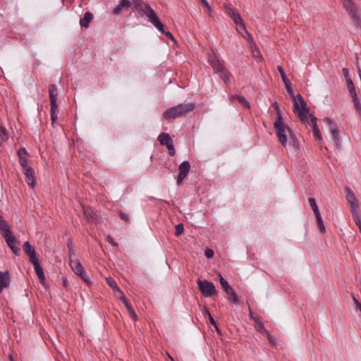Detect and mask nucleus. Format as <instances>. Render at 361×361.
<instances>
[{"label": "nucleus", "instance_id": "60", "mask_svg": "<svg viewBox=\"0 0 361 361\" xmlns=\"http://www.w3.org/2000/svg\"><path fill=\"white\" fill-rule=\"evenodd\" d=\"M4 220L2 219V216H0V224L4 221Z\"/></svg>", "mask_w": 361, "mask_h": 361}, {"label": "nucleus", "instance_id": "56", "mask_svg": "<svg viewBox=\"0 0 361 361\" xmlns=\"http://www.w3.org/2000/svg\"><path fill=\"white\" fill-rule=\"evenodd\" d=\"M250 317L255 322V319H259L257 317L254 316L252 312L250 310Z\"/></svg>", "mask_w": 361, "mask_h": 361}, {"label": "nucleus", "instance_id": "10", "mask_svg": "<svg viewBox=\"0 0 361 361\" xmlns=\"http://www.w3.org/2000/svg\"><path fill=\"white\" fill-rule=\"evenodd\" d=\"M324 121L330 126L329 131L332 135L336 149H340L341 143L339 137V131L337 128V123L333 119L329 117H326L324 118Z\"/></svg>", "mask_w": 361, "mask_h": 361}, {"label": "nucleus", "instance_id": "14", "mask_svg": "<svg viewBox=\"0 0 361 361\" xmlns=\"http://www.w3.org/2000/svg\"><path fill=\"white\" fill-rule=\"evenodd\" d=\"M136 11L140 14L141 17H144L147 18L149 22H151L153 19L154 16H157L155 11L152 8L149 4L145 3L144 5L141 6L139 8H137Z\"/></svg>", "mask_w": 361, "mask_h": 361}, {"label": "nucleus", "instance_id": "9", "mask_svg": "<svg viewBox=\"0 0 361 361\" xmlns=\"http://www.w3.org/2000/svg\"><path fill=\"white\" fill-rule=\"evenodd\" d=\"M219 276L220 283H221L224 290L228 295V300L231 301L234 304L239 305L240 300H239L235 290H233V288L229 285L228 282L221 276V274H219Z\"/></svg>", "mask_w": 361, "mask_h": 361}, {"label": "nucleus", "instance_id": "59", "mask_svg": "<svg viewBox=\"0 0 361 361\" xmlns=\"http://www.w3.org/2000/svg\"><path fill=\"white\" fill-rule=\"evenodd\" d=\"M118 293L117 297L120 299V298L122 297V295L118 293Z\"/></svg>", "mask_w": 361, "mask_h": 361}, {"label": "nucleus", "instance_id": "24", "mask_svg": "<svg viewBox=\"0 0 361 361\" xmlns=\"http://www.w3.org/2000/svg\"><path fill=\"white\" fill-rule=\"evenodd\" d=\"M33 267H34L35 273L39 279V281L41 282V283L44 284L45 282V275H44V270H43L42 266L39 263L37 264L34 265Z\"/></svg>", "mask_w": 361, "mask_h": 361}, {"label": "nucleus", "instance_id": "46", "mask_svg": "<svg viewBox=\"0 0 361 361\" xmlns=\"http://www.w3.org/2000/svg\"><path fill=\"white\" fill-rule=\"evenodd\" d=\"M264 336H267V338L269 340V343L271 345H273V346H276V339L271 335V334L269 333V331H267V332L264 334Z\"/></svg>", "mask_w": 361, "mask_h": 361}, {"label": "nucleus", "instance_id": "4", "mask_svg": "<svg viewBox=\"0 0 361 361\" xmlns=\"http://www.w3.org/2000/svg\"><path fill=\"white\" fill-rule=\"evenodd\" d=\"M274 128L279 142L283 145V147H286L288 144L287 133L290 136V134L293 133V130L283 122V120H281L280 118L279 119H276L274 121Z\"/></svg>", "mask_w": 361, "mask_h": 361}, {"label": "nucleus", "instance_id": "2", "mask_svg": "<svg viewBox=\"0 0 361 361\" xmlns=\"http://www.w3.org/2000/svg\"><path fill=\"white\" fill-rule=\"evenodd\" d=\"M209 61L215 73H219V77L224 80L226 84L231 82L232 78L231 73L224 67L221 61L217 56L214 54H209Z\"/></svg>", "mask_w": 361, "mask_h": 361}, {"label": "nucleus", "instance_id": "21", "mask_svg": "<svg viewBox=\"0 0 361 361\" xmlns=\"http://www.w3.org/2000/svg\"><path fill=\"white\" fill-rule=\"evenodd\" d=\"M120 300L123 302V304L125 305L126 309L128 310V312H129V314L130 315V317L133 319L134 321H137V314L135 313V312L134 311L132 305H130V303L128 301L127 298L125 297L124 294L123 293L122 295V297L120 298Z\"/></svg>", "mask_w": 361, "mask_h": 361}, {"label": "nucleus", "instance_id": "11", "mask_svg": "<svg viewBox=\"0 0 361 361\" xmlns=\"http://www.w3.org/2000/svg\"><path fill=\"white\" fill-rule=\"evenodd\" d=\"M345 191L346 192V200L350 206L351 214L360 212L359 204L353 191L348 186L345 188Z\"/></svg>", "mask_w": 361, "mask_h": 361}, {"label": "nucleus", "instance_id": "15", "mask_svg": "<svg viewBox=\"0 0 361 361\" xmlns=\"http://www.w3.org/2000/svg\"><path fill=\"white\" fill-rule=\"evenodd\" d=\"M4 238L5 241L6 242L8 246L11 250V251L16 255H20V248L16 245L17 240H16V237L11 233L8 235V234H6V235L4 237Z\"/></svg>", "mask_w": 361, "mask_h": 361}, {"label": "nucleus", "instance_id": "62", "mask_svg": "<svg viewBox=\"0 0 361 361\" xmlns=\"http://www.w3.org/2000/svg\"><path fill=\"white\" fill-rule=\"evenodd\" d=\"M169 358L171 359V361H175L172 357L169 356Z\"/></svg>", "mask_w": 361, "mask_h": 361}, {"label": "nucleus", "instance_id": "37", "mask_svg": "<svg viewBox=\"0 0 361 361\" xmlns=\"http://www.w3.org/2000/svg\"><path fill=\"white\" fill-rule=\"evenodd\" d=\"M312 130H313V135H314V139L316 140L321 141L322 140V133L319 128L318 125L314 124V128Z\"/></svg>", "mask_w": 361, "mask_h": 361}, {"label": "nucleus", "instance_id": "53", "mask_svg": "<svg viewBox=\"0 0 361 361\" xmlns=\"http://www.w3.org/2000/svg\"><path fill=\"white\" fill-rule=\"evenodd\" d=\"M209 319L210 323L214 326V327L216 328V329L217 331H219V328L217 326V324H216V321L214 320V319L213 318V317L211 315L210 313H209Z\"/></svg>", "mask_w": 361, "mask_h": 361}, {"label": "nucleus", "instance_id": "55", "mask_svg": "<svg viewBox=\"0 0 361 361\" xmlns=\"http://www.w3.org/2000/svg\"><path fill=\"white\" fill-rule=\"evenodd\" d=\"M163 34L165 35L167 37H169L171 40H174V37H173V35L169 31L166 30L165 32H164Z\"/></svg>", "mask_w": 361, "mask_h": 361}, {"label": "nucleus", "instance_id": "45", "mask_svg": "<svg viewBox=\"0 0 361 361\" xmlns=\"http://www.w3.org/2000/svg\"><path fill=\"white\" fill-rule=\"evenodd\" d=\"M309 116H310V121H308V118H307L305 123L307 122L308 124L310 126H311L312 129H313L314 128V124L317 125V118L314 116H313L312 114H310Z\"/></svg>", "mask_w": 361, "mask_h": 361}, {"label": "nucleus", "instance_id": "7", "mask_svg": "<svg viewBox=\"0 0 361 361\" xmlns=\"http://www.w3.org/2000/svg\"><path fill=\"white\" fill-rule=\"evenodd\" d=\"M70 266L74 273L79 276L81 279L88 286L92 284V281L88 277L87 274L85 272L84 267L81 262L78 259H70Z\"/></svg>", "mask_w": 361, "mask_h": 361}, {"label": "nucleus", "instance_id": "6", "mask_svg": "<svg viewBox=\"0 0 361 361\" xmlns=\"http://www.w3.org/2000/svg\"><path fill=\"white\" fill-rule=\"evenodd\" d=\"M343 6L357 27L361 26V17L354 0H343Z\"/></svg>", "mask_w": 361, "mask_h": 361}, {"label": "nucleus", "instance_id": "39", "mask_svg": "<svg viewBox=\"0 0 361 361\" xmlns=\"http://www.w3.org/2000/svg\"><path fill=\"white\" fill-rule=\"evenodd\" d=\"M67 247L68 249V255L70 259H72V257L75 255V252L73 249V241L71 239H68L67 241Z\"/></svg>", "mask_w": 361, "mask_h": 361}, {"label": "nucleus", "instance_id": "52", "mask_svg": "<svg viewBox=\"0 0 361 361\" xmlns=\"http://www.w3.org/2000/svg\"><path fill=\"white\" fill-rule=\"evenodd\" d=\"M27 152L25 148H20L18 151V157H25L27 156Z\"/></svg>", "mask_w": 361, "mask_h": 361}, {"label": "nucleus", "instance_id": "43", "mask_svg": "<svg viewBox=\"0 0 361 361\" xmlns=\"http://www.w3.org/2000/svg\"><path fill=\"white\" fill-rule=\"evenodd\" d=\"M29 257V260L32 265H35L39 263L38 256L36 253V252L30 255Z\"/></svg>", "mask_w": 361, "mask_h": 361}, {"label": "nucleus", "instance_id": "31", "mask_svg": "<svg viewBox=\"0 0 361 361\" xmlns=\"http://www.w3.org/2000/svg\"><path fill=\"white\" fill-rule=\"evenodd\" d=\"M289 145H291L295 150H298L300 148L299 141L293 133L290 135Z\"/></svg>", "mask_w": 361, "mask_h": 361}, {"label": "nucleus", "instance_id": "27", "mask_svg": "<svg viewBox=\"0 0 361 361\" xmlns=\"http://www.w3.org/2000/svg\"><path fill=\"white\" fill-rule=\"evenodd\" d=\"M106 282H107L108 285L113 289L114 293H118L123 295V293L118 288L115 280H114L112 278L109 277V278H106Z\"/></svg>", "mask_w": 361, "mask_h": 361}, {"label": "nucleus", "instance_id": "32", "mask_svg": "<svg viewBox=\"0 0 361 361\" xmlns=\"http://www.w3.org/2000/svg\"><path fill=\"white\" fill-rule=\"evenodd\" d=\"M23 250H24L25 253L27 256H29L36 252L34 247L31 245V244L29 243V241L25 242L23 245Z\"/></svg>", "mask_w": 361, "mask_h": 361}, {"label": "nucleus", "instance_id": "1", "mask_svg": "<svg viewBox=\"0 0 361 361\" xmlns=\"http://www.w3.org/2000/svg\"><path fill=\"white\" fill-rule=\"evenodd\" d=\"M195 108V104L193 102L188 104H179L177 106H174L166 109L164 114V118L170 121L176 118L186 116L190 112L192 111Z\"/></svg>", "mask_w": 361, "mask_h": 361}, {"label": "nucleus", "instance_id": "23", "mask_svg": "<svg viewBox=\"0 0 361 361\" xmlns=\"http://www.w3.org/2000/svg\"><path fill=\"white\" fill-rule=\"evenodd\" d=\"M158 140L161 145L165 146L173 142V140L169 134L166 133H161L158 136Z\"/></svg>", "mask_w": 361, "mask_h": 361}, {"label": "nucleus", "instance_id": "29", "mask_svg": "<svg viewBox=\"0 0 361 361\" xmlns=\"http://www.w3.org/2000/svg\"><path fill=\"white\" fill-rule=\"evenodd\" d=\"M315 218H316V221H317V226H318V228H319V231L322 233H324L326 232V228H325V226H324V222H323L321 214L320 213L319 214H317L315 215Z\"/></svg>", "mask_w": 361, "mask_h": 361}, {"label": "nucleus", "instance_id": "51", "mask_svg": "<svg viewBox=\"0 0 361 361\" xmlns=\"http://www.w3.org/2000/svg\"><path fill=\"white\" fill-rule=\"evenodd\" d=\"M214 250L210 248H207L204 251V255L208 259L212 258L214 256Z\"/></svg>", "mask_w": 361, "mask_h": 361}, {"label": "nucleus", "instance_id": "26", "mask_svg": "<svg viewBox=\"0 0 361 361\" xmlns=\"http://www.w3.org/2000/svg\"><path fill=\"white\" fill-rule=\"evenodd\" d=\"M231 99L238 100L242 105H243L244 107H245L247 109L250 108V104L249 102L243 95H240V94L233 95V96H231Z\"/></svg>", "mask_w": 361, "mask_h": 361}, {"label": "nucleus", "instance_id": "47", "mask_svg": "<svg viewBox=\"0 0 361 361\" xmlns=\"http://www.w3.org/2000/svg\"><path fill=\"white\" fill-rule=\"evenodd\" d=\"M166 147L169 150V154L170 156H174L175 154H176V149H175V147L173 146V142H171L170 144H169L168 145H166Z\"/></svg>", "mask_w": 361, "mask_h": 361}, {"label": "nucleus", "instance_id": "13", "mask_svg": "<svg viewBox=\"0 0 361 361\" xmlns=\"http://www.w3.org/2000/svg\"><path fill=\"white\" fill-rule=\"evenodd\" d=\"M179 173L176 178V183L178 185L183 183V180L188 176L190 170V164L188 161H183L178 167Z\"/></svg>", "mask_w": 361, "mask_h": 361}, {"label": "nucleus", "instance_id": "50", "mask_svg": "<svg viewBox=\"0 0 361 361\" xmlns=\"http://www.w3.org/2000/svg\"><path fill=\"white\" fill-rule=\"evenodd\" d=\"M118 215H119L120 218L122 220H123L124 221H126V222H128L129 221V217H128V214L124 213L123 211L120 210L118 212Z\"/></svg>", "mask_w": 361, "mask_h": 361}, {"label": "nucleus", "instance_id": "40", "mask_svg": "<svg viewBox=\"0 0 361 361\" xmlns=\"http://www.w3.org/2000/svg\"><path fill=\"white\" fill-rule=\"evenodd\" d=\"M352 98H353L355 108L357 114L361 117V104L358 99V97H357V96H355V97H352Z\"/></svg>", "mask_w": 361, "mask_h": 361}, {"label": "nucleus", "instance_id": "36", "mask_svg": "<svg viewBox=\"0 0 361 361\" xmlns=\"http://www.w3.org/2000/svg\"><path fill=\"white\" fill-rule=\"evenodd\" d=\"M8 131L4 127H0V145L8 140Z\"/></svg>", "mask_w": 361, "mask_h": 361}, {"label": "nucleus", "instance_id": "49", "mask_svg": "<svg viewBox=\"0 0 361 361\" xmlns=\"http://www.w3.org/2000/svg\"><path fill=\"white\" fill-rule=\"evenodd\" d=\"M106 241L110 243L113 247H118V243L115 242L114 240V238L110 235H108L106 238Z\"/></svg>", "mask_w": 361, "mask_h": 361}, {"label": "nucleus", "instance_id": "54", "mask_svg": "<svg viewBox=\"0 0 361 361\" xmlns=\"http://www.w3.org/2000/svg\"><path fill=\"white\" fill-rule=\"evenodd\" d=\"M342 72H343V74L345 78V80H347L348 79H351L349 76V72H348V70L346 68H343L342 69Z\"/></svg>", "mask_w": 361, "mask_h": 361}, {"label": "nucleus", "instance_id": "48", "mask_svg": "<svg viewBox=\"0 0 361 361\" xmlns=\"http://www.w3.org/2000/svg\"><path fill=\"white\" fill-rule=\"evenodd\" d=\"M131 3L133 4L135 10L145 4L143 0H132Z\"/></svg>", "mask_w": 361, "mask_h": 361}, {"label": "nucleus", "instance_id": "8", "mask_svg": "<svg viewBox=\"0 0 361 361\" xmlns=\"http://www.w3.org/2000/svg\"><path fill=\"white\" fill-rule=\"evenodd\" d=\"M197 284L198 286L199 290L204 297H212L216 293V287L212 282L208 281L207 280L198 279L197 281Z\"/></svg>", "mask_w": 361, "mask_h": 361}, {"label": "nucleus", "instance_id": "44", "mask_svg": "<svg viewBox=\"0 0 361 361\" xmlns=\"http://www.w3.org/2000/svg\"><path fill=\"white\" fill-rule=\"evenodd\" d=\"M272 106L275 109L276 111V114H277V118L276 119H279V118H281V120H283V116H282V113H281V111L280 109V107L278 104V103L276 102H274L273 104H272Z\"/></svg>", "mask_w": 361, "mask_h": 361}, {"label": "nucleus", "instance_id": "12", "mask_svg": "<svg viewBox=\"0 0 361 361\" xmlns=\"http://www.w3.org/2000/svg\"><path fill=\"white\" fill-rule=\"evenodd\" d=\"M224 8L225 12L231 17L236 25H238L240 28L245 30V24L243 22L240 15L235 12L228 4H224Z\"/></svg>", "mask_w": 361, "mask_h": 361}, {"label": "nucleus", "instance_id": "20", "mask_svg": "<svg viewBox=\"0 0 361 361\" xmlns=\"http://www.w3.org/2000/svg\"><path fill=\"white\" fill-rule=\"evenodd\" d=\"M131 5L132 3L130 0H120L118 4L113 9V13L118 15L122 12L123 8L128 9Z\"/></svg>", "mask_w": 361, "mask_h": 361}, {"label": "nucleus", "instance_id": "5", "mask_svg": "<svg viewBox=\"0 0 361 361\" xmlns=\"http://www.w3.org/2000/svg\"><path fill=\"white\" fill-rule=\"evenodd\" d=\"M49 94L50 99V116L51 124L54 126L57 119L58 114V104L57 100V86L55 84H51L49 86Z\"/></svg>", "mask_w": 361, "mask_h": 361}, {"label": "nucleus", "instance_id": "3", "mask_svg": "<svg viewBox=\"0 0 361 361\" xmlns=\"http://www.w3.org/2000/svg\"><path fill=\"white\" fill-rule=\"evenodd\" d=\"M290 96L293 101V113L297 115L302 122H305L307 119L309 108L302 96L300 94H298L296 96L293 94V96Z\"/></svg>", "mask_w": 361, "mask_h": 361}, {"label": "nucleus", "instance_id": "34", "mask_svg": "<svg viewBox=\"0 0 361 361\" xmlns=\"http://www.w3.org/2000/svg\"><path fill=\"white\" fill-rule=\"evenodd\" d=\"M308 202L310 204L311 208L312 209V210L314 212V215H316L317 214H319L320 212H319L318 206L317 204L316 200L313 197H310V198H308Z\"/></svg>", "mask_w": 361, "mask_h": 361}, {"label": "nucleus", "instance_id": "30", "mask_svg": "<svg viewBox=\"0 0 361 361\" xmlns=\"http://www.w3.org/2000/svg\"><path fill=\"white\" fill-rule=\"evenodd\" d=\"M347 87L349 90L350 94L352 97H355V96H357L356 90L354 85V83L352 80V79H348L346 80Z\"/></svg>", "mask_w": 361, "mask_h": 361}, {"label": "nucleus", "instance_id": "58", "mask_svg": "<svg viewBox=\"0 0 361 361\" xmlns=\"http://www.w3.org/2000/svg\"><path fill=\"white\" fill-rule=\"evenodd\" d=\"M63 286L66 287V286L68 284V280L67 279H63Z\"/></svg>", "mask_w": 361, "mask_h": 361}, {"label": "nucleus", "instance_id": "35", "mask_svg": "<svg viewBox=\"0 0 361 361\" xmlns=\"http://www.w3.org/2000/svg\"><path fill=\"white\" fill-rule=\"evenodd\" d=\"M352 216L355 224L358 226L360 232L361 233V215L360 212L353 213Z\"/></svg>", "mask_w": 361, "mask_h": 361}, {"label": "nucleus", "instance_id": "22", "mask_svg": "<svg viewBox=\"0 0 361 361\" xmlns=\"http://www.w3.org/2000/svg\"><path fill=\"white\" fill-rule=\"evenodd\" d=\"M93 19V14L89 11L86 12L84 14V16L80 20V25L82 27L87 28L90 26V23Z\"/></svg>", "mask_w": 361, "mask_h": 361}, {"label": "nucleus", "instance_id": "57", "mask_svg": "<svg viewBox=\"0 0 361 361\" xmlns=\"http://www.w3.org/2000/svg\"><path fill=\"white\" fill-rule=\"evenodd\" d=\"M353 300L356 305V309L358 310L357 309V302H360L355 297H353Z\"/></svg>", "mask_w": 361, "mask_h": 361}, {"label": "nucleus", "instance_id": "25", "mask_svg": "<svg viewBox=\"0 0 361 361\" xmlns=\"http://www.w3.org/2000/svg\"><path fill=\"white\" fill-rule=\"evenodd\" d=\"M153 19L151 20V23L162 34L165 32L166 30L164 28V25L161 23V22L159 20L157 16H152Z\"/></svg>", "mask_w": 361, "mask_h": 361}, {"label": "nucleus", "instance_id": "33", "mask_svg": "<svg viewBox=\"0 0 361 361\" xmlns=\"http://www.w3.org/2000/svg\"><path fill=\"white\" fill-rule=\"evenodd\" d=\"M0 230L3 232V237H4L6 234L8 235L12 233L8 224L5 220L0 224Z\"/></svg>", "mask_w": 361, "mask_h": 361}, {"label": "nucleus", "instance_id": "42", "mask_svg": "<svg viewBox=\"0 0 361 361\" xmlns=\"http://www.w3.org/2000/svg\"><path fill=\"white\" fill-rule=\"evenodd\" d=\"M184 231V226L183 224H178L175 226V235L179 236Z\"/></svg>", "mask_w": 361, "mask_h": 361}, {"label": "nucleus", "instance_id": "17", "mask_svg": "<svg viewBox=\"0 0 361 361\" xmlns=\"http://www.w3.org/2000/svg\"><path fill=\"white\" fill-rule=\"evenodd\" d=\"M277 69L281 75L283 82H284V85L286 86L288 93L289 94V95L293 96V90L291 87V83H290V80H288V78H287L283 68L281 66H279L277 67Z\"/></svg>", "mask_w": 361, "mask_h": 361}, {"label": "nucleus", "instance_id": "18", "mask_svg": "<svg viewBox=\"0 0 361 361\" xmlns=\"http://www.w3.org/2000/svg\"><path fill=\"white\" fill-rule=\"evenodd\" d=\"M11 282L10 274L8 271H0V293L3 289L8 287Z\"/></svg>", "mask_w": 361, "mask_h": 361}, {"label": "nucleus", "instance_id": "16", "mask_svg": "<svg viewBox=\"0 0 361 361\" xmlns=\"http://www.w3.org/2000/svg\"><path fill=\"white\" fill-rule=\"evenodd\" d=\"M23 173L25 174L26 177L27 183L33 188L35 185V171L32 167L24 169Z\"/></svg>", "mask_w": 361, "mask_h": 361}, {"label": "nucleus", "instance_id": "19", "mask_svg": "<svg viewBox=\"0 0 361 361\" xmlns=\"http://www.w3.org/2000/svg\"><path fill=\"white\" fill-rule=\"evenodd\" d=\"M83 213L88 221L96 224L99 222V218L98 215L93 211L91 207H83Z\"/></svg>", "mask_w": 361, "mask_h": 361}, {"label": "nucleus", "instance_id": "28", "mask_svg": "<svg viewBox=\"0 0 361 361\" xmlns=\"http://www.w3.org/2000/svg\"><path fill=\"white\" fill-rule=\"evenodd\" d=\"M255 328L258 332L262 335H264L267 332V330L265 329L264 324L259 320V319H255Z\"/></svg>", "mask_w": 361, "mask_h": 361}, {"label": "nucleus", "instance_id": "38", "mask_svg": "<svg viewBox=\"0 0 361 361\" xmlns=\"http://www.w3.org/2000/svg\"><path fill=\"white\" fill-rule=\"evenodd\" d=\"M201 4L207 8V12L209 16H212L213 13H214V10L210 6L209 2L207 0H199Z\"/></svg>", "mask_w": 361, "mask_h": 361}, {"label": "nucleus", "instance_id": "61", "mask_svg": "<svg viewBox=\"0 0 361 361\" xmlns=\"http://www.w3.org/2000/svg\"><path fill=\"white\" fill-rule=\"evenodd\" d=\"M205 312H206V314H207L208 315H209V313H210L207 309L205 310Z\"/></svg>", "mask_w": 361, "mask_h": 361}, {"label": "nucleus", "instance_id": "41", "mask_svg": "<svg viewBox=\"0 0 361 361\" xmlns=\"http://www.w3.org/2000/svg\"><path fill=\"white\" fill-rule=\"evenodd\" d=\"M18 158H19L20 165L22 167V170L30 167L28 166V160L26 159L25 157H18Z\"/></svg>", "mask_w": 361, "mask_h": 361}]
</instances>
